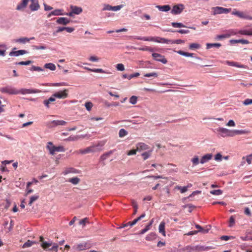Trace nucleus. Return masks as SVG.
Masks as SVG:
<instances>
[{
    "label": "nucleus",
    "instance_id": "obj_21",
    "mask_svg": "<svg viewBox=\"0 0 252 252\" xmlns=\"http://www.w3.org/2000/svg\"><path fill=\"white\" fill-rule=\"evenodd\" d=\"M239 34L244 35L252 36V28L249 29H242L238 31Z\"/></svg>",
    "mask_w": 252,
    "mask_h": 252
},
{
    "label": "nucleus",
    "instance_id": "obj_31",
    "mask_svg": "<svg viewBox=\"0 0 252 252\" xmlns=\"http://www.w3.org/2000/svg\"><path fill=\"white\" fill-rule=\"evenodd\" d=\"M156 7L160 11L167 12L171 9L169 5H157Z\"/></svg>",
    "mask_w": 252,
    "mask_h": 252
},
{
    "label": "nucleus",
    "instance_id": "obj_60",
    "mask_svg": "<svg viewBox=\"0 0 252 252\" xmlns=\"http://www.w3.org/2000/svg\"><path fill=\"white\" fill-rule=\"evenodd\" d=\"M31 70L33 71H42L44 70V69L40 67L39 66H32L31 67Z\"/></svg>",
    "mask_w": 252,
    "mask_h": 252
},
{
    "label": "nucleus",
    "instance_id": "obj_8",
    "mask_svg": "<svg viewBox=\"0 0 252 252\" xmlns=\"http://www.w3.org/2000/svg\"><path fill=\"white\" fill-rule=\"evenodd\" d=\"M53 96L55 98H58L59 99H64L68 96V90L67 89H64L63 91H60L55 93L53 94Z\"/></svg>",
    "mask_w": 252,
    "mask_h": 252
},
{
    "label": "nucleus",
    "instance_id": "obj_55",
    "mask_svg": "<svg viewBox=\"0 0 252 252\" xmlns=\"http://www.w3.org/2000/svg\"><path fill=\"white\" fill-rule=\"evenodd\" d=\"M172 26L174 28H181V27H185V26L184 25L181 23H175L173 22L172 23Z\"/></svg>",
    "mask_w": 252,
    "mask_h": 252
},
{
    "label": "nucleus",
    "instance_id": "obj_5",
    "mask_svg": "<svg viewBox=\"0 0 252 252\" xmlns=\"http://www.w3.org/2000/svg\"><path fill=\"white\" fill-rule=\"evenodd\" d=\"M0 91L2 93L7 94H19L18 90L15 88L10 86H7L4 87H2L0 89Z\"/></svg>",
    "mask_w": 252,
    "mask_h": 252
},
{
    "label": "nucleus",
    "instance_id": "obj_52",
    "mask_svg": "<svg viewBox=\"0 0 252 252\" xmlns=\"http://www.w3.org/2000/svg\"><path fill=\"white\" fill-rule=\"evenodd\" d=\"M138 49L139 51H149L151 52H152L154 51V49L152 48L148 47V46H145L144 47H142V48H138Z\"/></svg>",
    "mask_w": 252,
    "mask_h": 252
},
{
    "label": "nucleus",
    "instance_id": "obj_10",
    "mask_svg": "<svg viewBox=\"0 0 252 252\" xmlns=\"http://www.w3.org/2000/svg\"><path fill=\"white\" fill-rule=\"evenodd\" d=\"M184 9V5L182 4H179L174 5L171 10V13L172 14L176 15L181 13Z\"/></svg>",
    "mask_w": 252,
    "mask_h": 252
},
{
    "label": "nucleus",
    "instance_id": "obj_15",
    "mask_svg": "<svg viewBox=\"0 0 252 252\" xmlns=\"http://www.w3.org/2000/svg\"><path fill=\"white\" fill-rule=\"evenodd\" d=\"M91 247L92 246L90 244L88 243H83L77 245L76 246L75 249L78 251H82L89 249L91 248Z\"/></svg>",
    "mask_w": 252,
    "mask_h": 252
},
{
    "label": "nucleus",
    "instance_id": "obj_12",
    "mask_svg": "<svg viewBox=\"0 0 252 252\" xmlns=\"http://www.w3.org/2000/svg\"><path fill=\"white\" fill-rule=\"evenodd\" d=\"M19 94H22L40 93L41 91L38 89H22L18 91Z\"/></svg>",
    "mask_w": 252,
    "mask_h": 252
},
{
    "label": "nucleus",
    "instance_id": "obj_38",
    "mask_svg": "<svg viewBox=\"0 0 252 252\" xmlns=\"http://www.w3.org/2000/svg\"><path fill=\"white\" fill-rule=\"evenodd\" d=\"M238 33H239L238 31H237L236 30L231 29L226 32V34L228 38L232 35H236Z\"/></svg>",
    "mask_w": 252,
    "mask_h": 252
},
{
    "label": "nucleus",
    "instance_id": "obj_54",
    "mask_svg": "<svg viewBox=\"0 0 252 252\" xmlns=\"http://www.w3.org/2000/svg\"><path fill=\"white\" fill-rule=\"evenodd\" d=\"M132 204L133 207L134 208V212H133V215H134L137 213V209H138V205H137V203L134 200L132 201Z\"/></svg>",
    "mask_w": 252,
    "mask_h": 252
},
{
    "label": "nucleus",
    "instance_id": "obj_42",
    "mask_svg": "<svg viewBox=\"0 0 252 252\" xmlns=\"http://www.w3.org/2000/svg\"><path fill=\"white\" fill-rule=\"evenodd\" d=\"M221 46V44L217 43H207L206 44V48L209 49L212 47H217L219 48Z\"/></svg>",
    "mask_w": 252,
    "mask_h": 252
},
{
    "label": "nucleus",
    "instance_id": "obj_16",
    "mask_svg": "<svg viewBox=\"0 0 252 252\" xmlns=\"http://www.w3.org/2000/svg\"><path fill=\"white\" fill-rule=\"evenodd\" d=\"M225 63H226V64H227V65H228L229 66H235L236 67L245 68V69H249V67L247 65L240 64L237 62H230L229 61H226L225 62Z\"/></svg>",
    "mask_w": 252,
    "mask_h": 252
},
{
    "label": "nucleus",
    "instance_id": "obj_13",
    "mask_svg": "<svg viewBox=\"0 0 252 252\" xmlns=\"http://www.w3.org/2000/svg\"><path fill=\"white\" fill-rule=\"evenodd\" d=\"M123 5H119L117 6H111L109 4H104V7L102 9V10H112L114 11H117L120 10L122 7H123Z\"/></svg>",
    "mask_w": 252,
    "mask_h": 252
},
{
    "label": "nucleus",
    "instance_id": "obj_56",
    "mask_svg": "<svg viewBox=\"0 0 252 252\" xmlns=\"http://www.w3.org/2000/svg\"><path fill=\"white\" fill-rule=\"evenodd\" d=\"M246 158L247 162L249 164H250L252 163V154H250L246 157H244L243 159Z\"/></svg>",
    "mask_w": 252,
    "mask_h": 252
},
{
    "label": "nucleus",
    "instance_id": "obj_14",
    "mask_svg": "<svg viewBox=\"0 0 252 252\" xmlns=\"http://www.w3.org/2000/svg\"><path fill=\"white\" fill-rule=\"evenodd\" d=\"M105 143L106 141L102 140L99 141L96 144L93 145L92 146L94 148V153L102 151Z\"/></svg>",
    "mask_w": 252,
    "mask_h": 252
},
{
    "label": "nucleus",
    "instance_id": "obj_30",
    "mask_svg": "<svg viewBox=\"0 0 252 252\" xmlns=\"http://www.w3.org/2000/svg\"><path fill=\"white\" fill-rule=\"evenodd\" d=\"M70 9L74 14L77 15L80 14L83 11L82 8L81 7L74 5H71Z\"/></svg>",
    "mask_w": 252,
    "mask_h": 252
},
{
    "label": "nucleus",
    "instance_id": "obj_35",
    "mask_svg": "<svg viewBox=\"0 0 252 252\" xmlns=\"http://www.w3.org/2000/svg\"><path fill=\"white\" fill-rule=\"evenodd\" d=\"M7 49L6 45L4 44H0V56L4 57L5 55L6 50Z\"/></svg>",
    "mask_w": 252,
    "mask_h": 252
},
{
    "label": "nucleus",
    "instance_id": "obj_64",
    "mask_svg": "<svg viewBox=\"0 0 252 252\" xmlns=\"http://www.w3.org/2000/svg\"><path fill=\"white\" fill-rule=\"evenodd\" d=\"M243 103L245 105L252 104V99L247 98L243 101Z\"/></svg>",
    "mask_w": 252,
    "mask_h": 252
},
{
    "label": "nucleus",
    "instance_id": "obj_9",
    "mask_svg": "<svg viewBox=\"0 0 252 252\" xmlns=\"http://www.w3.org/2000/svg\"><path fill=\"white\" fill-rule=\"evenodd\" d=\"M66 122L63 120H54L48 123L47 126L49 127H53L58 126H64Z\"/></svg>",
    "mask_w": 252,
    "mask_h": 252
},
{
    "label": "nucleus",
    "instance_id": "obj_27",
    "mask_svg": "<svg viewBox=\"0 0 252 252\" xmlns=\"http://www.w3.org/2000/svg\"><path fill=\"white\" fill-rule=\"evenodd\" d=\"M34 39H35L34 37H32L30 38L26 37H21V38L16 39L15 42L24 44L26 42H29L31 40H33Z\"/></svg>",
    "mask_w": 252,
    "mask_h": 252
},
{
    "label": "nucleus",
    "instance_id": "obj_59",
    "mask_svg": "<svg viewBox=\"0 0 252 252\" xmlns=\"http://www.w3.org/2000/svg\"><path fill=\"white\" fill-rule=\"evenodd\" d=\"M116 68L119 71H124L125 70V66L122 63H118L116 65Z\"/></svg>",
    "mask_w": 252,
    "mask_h": 252
},
{
    "label": "nucleus",
    "instance_id": "obj_53",
    "mask_svg": "<svg viewBox=\"0 0 252 252\" xmlns=\"http://www.w3.org/2000/svg\"><path fill=\"white\" fill-rule=\"evenodd\" d=\"M38 198H39L38 195H33V196H31V197L30 198V200L29 203V205L31 206L32 204V203L34 201H35V200H36Z\"/></svg>",
    "mask_w": 252,
    "mask_h": 252
},
{
    "label": "nucleus",
    "instance_id": "obj_34",
    "mask_svg": "<svg viewBox=\"0 0 252 252\" xmlns=\"http://www.w3.org/2000/svg\"><path fill=\"white\" fill-rule=\"evenodd\" d=\"M165 223L164 221H161L159 225L158 230L159 232L161 233L163 236H165Z\"/></svg>",
    "mask_w": 252,
    "mask_h": 252
},
{
    "label": "nucleus",
    "instance_id": "obj_49",
    "mask_svg": "<svg viewBox=\"0 0 252 252\" xmlns=\"http://www.w3.org/2000/svg\"><path fill=\"white\" fill-rule=\"evenodd\" d=\"M34 243H35L34 242H33V241H32L30 240H28L26 243H25L23 244V248H29L30 247H31Z\"/></svg>",
    "mask_w": 252,
    "mask_h": 252
},
{
    "label": "nucleus",
    "instance_id": "obj_44",
    "mask_svg": "<svg viewBox=\"0 0 252 252\" xmlns=\"http://www.w3.org/2000/svg\"><path fill=\"white\" fill-rule=\"evenodd\" d=\"M113 153V151L111 150V151H109L108 152L104 153V154L101 155V156L100 157L101 159L102 160H105L110 155L112 154Z\"/></svg>",
    "mask_w": 252,
    "mask_h": 252
},
{
    "label": "nucleus",
    "instance_id": "obj_7",
    "mask_svg": "<svg viewBox=\"0 0 252 252\" xmlns=\"http://www.w3.org/2000/svg\"><path fill=\"white\" fill-rule=\"evenodd\" d=\"M213 15L220 14L222 13H228L231 11V8H226L222 7L217 6L213 7Z\"/></svg>",
    "mask_w": 252,
    "mask_h": 252
},
{
    "label": "nucleus",
    "instance_id": "obj_57",
    "mask_svg": "<svg viewBox=\"0 0 252 252\" xmlns=\"http://www.w3.org/2000/svg\"><path fill=\"white\" fill-rule=\"evenodd\" d=\"M137 100V97L136 96L133 95L129 98V102L132 104H135L136 103Z\"/></svg>",
    "mask_w": 252,
    "mask_h": 252
},
{
    "label": "nucleus",
    "instance_id": "obj_61",
    "mask_svg": "<svg viewBox=\"0 0 252 252\" xmlns=\"http://www.w3.org/2000/svg\"><path fill=\"white\" fill-rule=\"evenodd\" d=\"M177 189L180 190V191L181 193H184L186 192L188 190L187 187H186V186L184 187H181V186H177L176 187Z\"/></svg>",
    "mask_w": 252,
    "mask_h": 252
},
{
    "label": "nucleus",
    "instance_id": "obj_18",
    "mask_svg": "<svg viewBox=\"0 0 252 252\" xmlns=\"http://www.w3.org/2000/svg\"><path fill=\"white\" fill-rule=\"evenodd\" d=\"M32 3L30 5V9L32 11L38 10L40 7L38 1L37 0H31Z\"/></svg>",
    "mask_w": 252,
    "mask_h": 252
},
{
    "label": "nucleus",
    "instance_id": "obj_41",
    "mask_svg": "<svg viewBox=\"0 0 252 252\" xmlns=\"http://www.w3.org/2000/svg\"><path fill=\"white\" fill-rule=\"evenodd\" d=\"M80 181V179L77 177L70 178L68 180L69 182L73 185H77L79 183Z\"/></svg>",
    "mask_w": 252,
    "mask_h": 252
},
{
    "label": "nucleus",
    "instance_id": "obj_37",
    "mask_svg": "<svg viewBox=\"0 0 252 252\" xmlns=\"http://www.w3.org/2000/svg\"><path fill=\"white\" fill-rule=\"evenodd\" d=\"M233 136H234L236 135L244 134H247L248 133V131L245 129H241V130L234 129V130H233Z\"/></svg>",
    "mask_w": 252,
    "mask_h": 252
},
{
    "label": "nucleus",
    "instance_id": "obj_50",
    "mask_svg": "<svg viewBox=\"0 0 252 252\" xmlns=\"http://www.w3.org/2000/svg\"><path fill=\"white\" fill-rule=\"evenodd\" d=\"M210 193L215 195H219L222 193V191L221 189H216L210 191Z\"/></svg>",
    "mask_w": 252,
    "mask_h": 252
},
{
    "label": "nucleus",
    "instance_id": "obj_23",
    "mask_svg": "<svg viewBox=\"0 0 252 252\" xmlns=\"http://www.w3.org/2000/svg\"><path fill=\"white\" fill-rule=\"evenodd\" d=\"M40 240L41 242H42L41 247L45 250L49 248L53 244L51 241H50V242L43 241V237L42 236H40Z\"/></svg>",
    "mask_w": 252,
    "mask_h": 252
},
{
    "label": "nucleus",
    "instance_id": "obj_58",
    "mask_svg": "<svg viewBox=\"0 0 252 252\" xmlns=\"http://www.w3.org/2000/svg\"><path fill=\"white\" fill-rule=\"evenodd\" d=\"M32 49H34V50H44L46 48V46L44 45H41V46L32 45Z\"/></svg>",
    "mask_w": 252,
    "mask_h": 252
},
{
    "label": "nucleus",
    "instance_id": "obj_22",
    "mask_svg": "<svg viewBox=\"0 0 252 252\" xmlns=\"http://www.w3.org/2000/svg\"><path fill=\"white\" fill-rule=\"evenodd\" d=\"M195 227L198 229L196 230L198 231V232H201L202 233L205 234L208 232L209 230L210 229V226H206V228H203L199 224H195Z\"/></svg>",
    "mask_w": 252,
    "mask_h": 252
},
{
    "label": "nucleus",
    "instance_id": "obj_26",
    "mask_svg": "<svg viewBox=\"0 0 252 252\" xmlns=\"http://www.w3.org/2000/svg\"><path fill=\"white\" fill-rule=\"evenodd\" d=\"M57 23L58 24L66 25L70 23V20L65 17H60L57 20Z\"/></svg>",
    "mask_w": 252,
    "mask_h": 252
},
{
    "label": "nucleus",
    "instance_id": "obj_43",
    "mask_svg": "<svg viewBox=\"0 0 252 252\" xmlns=\"http://www.w3.org/2000/svg\"><path fill=\"white\" fill-rule=\"evenodd\" d=\"M200 47V45L197 43H192L190 44L189 45V48L191 50L198 49Z\"/></svg>",
    "mask_w": 252,
    "mask_h": 252
},
{
    "label": "nucleus",
    "instance_id": "obj_3",
    "mask_svg": "<svg viewBox=\"0 0 252 252\" xmlns=\"http://www.w3.org/2000/svg\"><path fill=\"white\" fill-rule=\"evenodd\" d=\"M46 148L52 155H55L56 152H63L65 151V148L63 146H55L51 142H48Z\"/></svg>",
    "mask_w": 252,
    "mask_h": 252
},
{
    "label": "nucleus",
    "instance_id": "obj_32",
    "mask_svg": "<svg viewBox=\"0 0 252 252\" xmlns=\"http://www.w3.org/2000/svg\"><path fill=\"white\" fill-rule=\"evenodd\" d=\"M29 1V0H23L22 3L17 5L16 9L17 10H22V9H24L27 6Z\"/></svg>",
    "mask_w": 252,
    "mask_h": 252
},
{
    "label": "nucleus",
    "instance_id": "obj_39",
    "mask_svg": "<svg viewBox=\"0 0 252 252\" xmlns=\"http://www.w3.org/2000/svg\"><path fill=\"white\" fill-rule=\"evenodd\" d=\"M177 53L178 54H179V55H182V56H184L185 57H192L193 55V53L185 52H184L181 50H179V51H177Z\"/></svg>",
    "mask_w": 252,
    "mask_h": 252
},
{
    "label": "nucleus",
    "instance_id": "obj_4",
    "mask_svg": "<svg viewBox=\"0 0 252 252\" xmlns=\"http://www.w3.org/2000/svg\"><path fill=\"white\" fill-rule=\"evenodd\" d=\"M217 131L222 137H233L232 129H229L224 127H219L217 129Z\"/></svg>",
    "mask_w": 252,
    "mask_h": 252
},
{
    "label": "nucleus",
    "instance_id": "obj_62",
    "mask_svg": "<svg viewBox=\"0 0 252 252\" xmlns=\"http://www.w3.org/2000/svg\"><path fill=\"white\" fill-rule=\"evenodd\" d=\"M88 222H89L88 219L87 218H85L80 220L79 224L82 225L83 226H84L85 225V224L86 223H88Z\"/></svg>",
    "mask_w": 252,
    "mask_h": 252
},
{
    "label": "nucleus",
    "instance_id": "obj_25",
    "mask_svg": "<svg viewBox=\"0 0 252 252\" xmlns=\"http://www.w3.org/2000/svg\"><path fill=\"white\" fill-rule=\"evenodd\" d=\"M27 53V51L25 50H20L17 51H11L9 53V56H19L25 54Z\"/></svg>",
    "mask_w": 252,
    "mask_h": 252
},
{
    "label": "nucleus",
    "instance_id": "obj_51",
    "mask_svg": "<svg viewBox=\"0 0 252 252\" xmlns=\"http://www.w3.org/2000/svg\"><path fill=\"white\" fill-rule=\"evenodd\" d=\"M85 106L86 109L88 111H90L91 110V109L93 106V104L91 102H90V101L87 102L85 104Z\"/></svg>",
    "mask_w": 252,
    "mask_h": 252
},
{
    "label": "nucleus",
    "instance_id": "obj_36",
    "mask_svg": "<svg viewBox=\"0 0 252 252\" xmlns=\"http://www.w3.org/2000/svg\"><path fill=\"white\" fill-rule=\"evenodd\" d=\"M54 101H55V98L52 95L48 99L44 100L43 101V103L47 108H49L50 107L49 104L51 102H53Z\"/></svg>",
    "mask_w": 252,
    "mask_h": 252
},
{
    "label": "nucleus",
    "instance_id": "obj_33",
    "mask_svg": "<svg viewBox=\"0 0 252 252\" xmlns=\"http://www.w3.org/2000/svg\"><path fill=\"white\" fill-rule=\"evenodd\" d=\"M75 173V174H78L80 173V171L73 168H68L66 169L63 172L64 175H66L68 173Z\"/></svg>",
    "mask_w": 252,
    "mask_h": 252
},
{
    "label": "nucleus",
    "instance_id": "obj_40",
    "mask_svg": "<svg viewBox=\"0 0 252 252\" xmlns=\"http://www.w3.org/2000/svg\"><path fill=\"white\" fill-rule=\"evenodd\" d=\"M44 67H45V68L49 69L50 70H51L52 71L55 70L56 68V65L53 63H46L44 65Z\"/></svg>",
    "mask_w": 252,
    "mask_h": 252
},
{
    "label": "nucleus",
    "instance_id": "obj_46",
    "mask_svg": "<svg viewBox=\"0 0 252 252\" xmlns=\"http://www.w3.org/2000/svg\"><path fill=\"white\" fill-rule=\"evenodd\" d=\"M127 134V131L124 128L121 129L119 132V136L121 138L126 136Z\"/></svg>",
    "mask_w": 252,
    "mask_h": 252
},
{
    "label": "nucleus",
    "instance_id": "obj_63",
    "mask_svg": "<svg viewBox=\"0 0 252 252\" xmlns=\"http://www.w3.org/2000/svg\"><path fill=\"white\" fill-rule=\"evenodd\" d=\"M139 220H140L138 217L136 219H134L132 221H129L128 224H129V226L132 227V226L135 225Z\"/></svg>",
    "mask_w": 252,
    "mask_h": 252
},
{
    "label": "nucleus",
    "instance_id": "obj_6",
    "mask_svg": "<svg viewBox=\"0 0 252 252\" xmlns=\"http://www.w3.org/2000/svg\"><path fill=\"white\" fill-rule=\"evenodd\" d=\"M232 14L237 16L239 18L242 19L252 20V16L247 14L245 12L238 11L236 9H233V11L232 12Z\"/></svg>",
    "mask_w": 252,
    "mask_h": 252
},
{
    "label": "nucleus",
    "instance_id": "obj_24",
    "mask_svg": "<svg viewBox=\"0 0 252 252\" xmlns=\"http://www.w3.org/2000/svg\"><path fill=\"white\" fill-rule=\"evenodd\" d=\"M63 10L62 9H55V10L51 12L47 15V17L49 18L52 15L55 16H59L64 15L63 13Z\"/></svg>",
    "mask_w": 252,
    "mask_h": 252
},
{
    "label": "nucleus",
    "instance_id": "obj_48",
    "mask_svg": "<svg viewBox=\"0 0 252 252\" xmlns=\"http://www.w3.org/2000/svg\"><path fill=\"white\" fill-rule=\"evenodd\" d=\"M144 76L146 77H153L154 78H157L158 76V74L156 72H153L145 73V74H144Z\"/></svg>",
    "mask_w": 252,
    "mask_h": 252
},
{
    "label": "nucleus",
    "instance_id": "obj_20",
    "mask_svg": "<svg viewBox=\"0 0 252 252\" xmlns=\"http://www.w3.org/2000/svg\"><path fill=\"white\" fill-rule=\"evenodd\" d=\"M213 155L212 154H207L204 155L201 158L200 162L201 164H204L212 159Z\"/></svg>",
    "mask_w": 252,
    "mask_h": 252
},
{
    "label": "nucleus",
    "instance_id": "obj_17",
    "mask_svg": "<svg viewBox=\"0 0 252 252\" xmlns=\"http://www.w3.org/2000/svg\"><path fill=\"white\" fill-rule=\"evenodd\" d=\"M136 147L137 148V150L138 152H141L144 150L148 151L149 150H150L149 146L143 142L138 143L136 144Z\"/></svg>",
    "mask_w": 252,
    "mask_h": 252
},
{
    "label": "nucleus",
    "instance_id": "obj_2",
    "mask_svg": "<svg viewBox=\"0 0 252 252\" xmlns=\"http://www.w3.org/2000/svg\"><path fill=\"white\" fill-rule=\"evenodd\" d=\"M215 248L212 246H187L183 248V251L187 252H201L203 251H208Z\"/></svg>",
    "mask_w": 252,
    "mask_h": 252
},
{
    "label": "nucleus",
    "instance_id": "obj_1",
    "mask_svg": "<svg viewBox=\"0 0 252 252\" xmlns=\"http://www.w3.org/2000/svg\"><path fill=\"white\" fill-rule=\"evenodd\" d=\"M130 38H134L137 40H143V41H154L157 43H164V44H171V40L166 39L164 38L156 36V37H141V36H129Z\"/></svg>",
    "mask_w": 252,
    "mask_h": 252
},
{
    "label": "nucleus",
    "instance_id": "obj_47",
    "mask_svg": "<svg viewBox=\"0 0 252 252\" xmlns=\"http://www.w3.org/2000/svg\"><path fill=\"white\" fill-rule=\"evenodd\" d=\"M156 235L155 233H151L148 234L146 237V239L147 241H152L156 238Z\"/></svg>",
    "mask_w": 252,
    "mask_h": 252
},
{
    "label": "nucleus",
    "instance_id": "obj_19",
    "mask_svg": "<svg viewBox=\"0 0 252 252\" xmlns=\"http://www.w3.org/2000/svg\"><path fill=\"white\" fill-rule=\"evenodd\" d=\"M93 146H90L84 149H80L77 152L78 154H81L82 155L90 153H94V149H93Z\"/></svg>",
    "mask_w": 252,
    "mask_h": 252
},
{
    "label": "nucleus",
    "instance_id": "obj_29",
    "mask_svg": "<svg viewBox=\"0 0 252 252\" xmlns=\"http://www.w3.org/2000/svg\"><path fill=\"white\" fill-rule=\"evenodd\" d=\"M153 151H154V148H152L150 149V150H149L147 152L143 153L141 154V156L143 157V159L144 160H145L147 159H148L149 158H150L151 157Z\"/></svg>",
    "mask_w": 252,
    "mask_h": 252
},
{
    "label": "nucleus",
    "instance_id": "obj_11",
    "mask_svg": "<svg viewBox=\"0 0 252 252\" xmlns=\"http://www.w3.org/2000/svg\"><path fill=\"white\" fill-rule=\"evenodd\" d=\"M152 57L157 61L160 62L163 64H166L167 63V60L164 56L158 53H153Z\"/></svg>",
    "mask_w": 252,
    "mask_h": 252
},
{
    "label": "nucleus",
    "instance_id": "obj_45",
    "mask_svg": "<svg viewBox=\"0 0 252 252\" xmlns=\"http://www.w3.org/2000/svg\"><path fill=\"white\" fill-rule=\"evenodd\" d=\"M191 161L193 164V166L197 165L199 163L198 157L197 156H194L193 158H191Z\"/></svg>",
    "mask_w": 252,
    "mask_h": 252
},
{
    "label": "nucleus",
    "instance_id": "obj_28",
    "mask_svg": "<svg viewBox=\"0 0 252 252\" xmlns=\"http://www.w3.org/2000/svg\"><path fill=\"white\" fill-rule=\"evenodd\" d=\"M230 42L231 44H236V43H241L242 44H247L250 42L248 40L246 39H231L230 40Z\"/></svg>",
    "mask_w": 252,
    "mask_h": 252
}]
</instances>
